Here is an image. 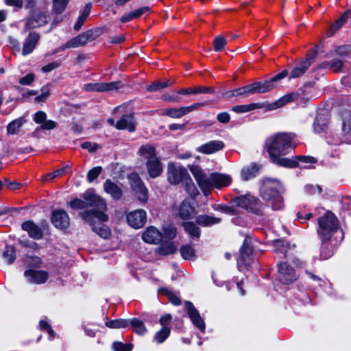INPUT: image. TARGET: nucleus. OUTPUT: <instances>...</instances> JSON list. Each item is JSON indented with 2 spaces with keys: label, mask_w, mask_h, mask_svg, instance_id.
<instances>
[{
  "label": "nucleus",
  "mask_w": 351,
  "mask_h": 351,
  "mask_svg": "<svg viewBox=\"0 0 351 351\" xmlns=\"http://www.w3.org/2000/svg\"><path fill=\"white\" fill-rule=\"evenodd\" d=\"M40 40V35L36 32H31L26 38L23 47V55L32 53Z\"/></svg>",
  "instance_id": "nucleus-21"
},
{
  "label": "nucleus",
  "mask_w": 351,
  "mask_h": 351,
  "mask_svg": "<svg viewBox=\"0 0 351 351\" xmlns=\"http://www.w3.org/2000/svg\"><path fill=\"white\" fill-rule=\"evenodd\" d=\"M24 263L29 267H39L42 264V260L36 256H26L24 257Z\"/></svg>",
  "instance_id": "nucleus-45"
},
{
  "label": "nucleus",
  "mask_w": 351,
  "mask_h": 351,
  "mask_svg": "<svg viewBox=\"0 0 351 351\" xmlns=\"http://www.w3.org/2000/svg\"><path fill=\"white\" fill-rule=\"evenodd\" d=\"M129 325V320L124 319H114L106 322V326L110 328H126Z\"/></svg>",
  "instance_id": "nucleus-46"
},
{
  "label": "nucleus",
  "mask_w": 351,
  "mask_h": 351,
  "mask_svg": "<svg viewBox=\"0 0 351 351\" xmlns=\"http://www.w3.org/2000/svg\"><path fill=\"white\" fill-rule=\"evenodd\" d=\"M171 333V328L169 327H162L154 335V340L158 343H163L169 336Z\"/></svg>",
  "instance_id": "nucleus-40"
},
{
  "label": "nucleus",
  "mask_w": 351,
  "mask_h": 351,
  "mask_svg": "<svg viewBox=\"0 0 351 351\" xmlns=\"http://www.w3.org/2000/svg\"><path fill=\"white\" fill-rule=\"evenodd\" d=\"M22 229L27 232L29 236L34 239H40L43 237V230L32 221H27L22 223Z\"/></svg>",
  "instance_id": "nucleus-20"
},
{
  "label": "nucleus",
  "mask_w": 351,
  "mask_h": 351,
  "mask_svg": "<svg viewBox=\"0 0 351 351\" xmlns=\"http://www.w3.org/2000/svg\"><path fill=\"white\" fill-rule=\"evenodd\" d=\"M176 229L172 226H167L163 228L162 237L167 239H173L176 237Z\"/></svg>",
  "instance_id": "nucleus-56"
},
{
  "label": "nucleus",
  "mask_w": 351,
  "mask_h": 351,
  "mask_svg": "<svg viewBox=\"0 0 351 351\" xmlns=\"http://www.w3.org/2000/svg\"><path fill=\"white\" fill-rule=\"evenodd\" d=\"M278 279L283 284H290L296 280L297 276L293 268L281 263L278 265Z\"/></svg>",
  "instance_id": "nucleus-13"
},
{
  "label": "nucleus",
  "mask_w": 351,
  "mask_h": 351,
  "mask_svg": "<svg viewBox=\"0 0 351 351\" xmlns=\"http://www.w3.org/2000/svg\"><path fill=\"white\" fill-rule=\"evenodd\" d=\"M114 351H131L132 346L130 343H122L121 342H114L112 345Z\"/></svg>",
  "instance_id": "nucleus-61"
},
{
  "label": "nucleus",
  "mask_w": 351,
  "mask_h": 351,
  "mask_svg": "<svg viewBox=\"0 0 351 351\" xmlns=\"http://www.w3.org/2000/svg\"><path fill=\"white\" fill-rule=\"evenodd\" d=\"M343 131L346 141L351 143V119L343 121Z\"/></svg>",
  "instance_id": "nucleus-54"
},
{
  "label": "nucleus",
  "mask_w": 351,
  "mask_h": 351,
  "mask_svg": "<svg viewBox=\"0 0 351 351\" xmlns=\"http://www.w3.org/2000/svg\"><path fill=\"white\" fill-rule=\"evenodd\" d=\"M34 121L40 124V127L36 128V130H38L40 129L43 130H52L56 127V123L52 120H47V114L43 111L37 112L34 117Z\"/></svg>",
  "instance_id": "nucleus-19"
},
{
  "label": "nucleus",
  "mask_w": 351,
  "mask_h": 351,
  "mask_svg": "<svg viewBox=\"0 0 351 351\" xmlns=\"http://www.w3.org/2000/svg\"><path fill=\"white\" fill-rule=\"evenodd\" d=\"M84 199H75L70 202L69 205L72 208L80 210L79 216L91 226L96 234L104 239L109 238L110 230L104 224L108 220V216L105 213L107 210L106 202L90 191L84 193Z\"/></svg>",
  "instance_id": "nucleus-1"
},
{
  "label": "nucleus",
  "mask_w": 351,
  "mask_h": 351,
  "mask_svg": "<svg viewBox=\"0 0 351 351\" xmlns=\"http://www.w3.org/2000/svg\"><path fill=\"white\" fill-rule=\"evenodd\" d=\"M104 188L105 191L109 194L114 199H119L123 195L121 189L119 185L110 179L105 181L104 184Z\"/></svg>",
  "instance_id": "nucleus-25"
},
{
  "label": "nucleus",
  "mask_w": 351,
  "mask_h": 351,
  "mask_svg": "<svg viewBox=\"0 0 351 351\" xmlns=\"http://www.w3.org/2000/svg\"><path fill=\"white\" fill-rule=\"evenodd\" d=\"M69 0H53V9L57 14L64 11Z\"/></svg>",
  "instance_id": "nucleus-50"
},
{
  "label": "nucleus",
  "mask_w": 351,
  "mask_h": 351,
  "mask_svg": "<svg viewBox=\"0 0 351 351\" xmlns=\"http://www.w3.org/2000/svg\"><path fill=\"white\" fill-rule=\"evenodd\" d=\"M129 324H130L134 328L136 332L139 335H143L147 332V328L144 323L137 318H133L129 320Z\"/></svg>",
  "instance_id": "nucleus-43"
},
{
  "label": "nucleus",
  "mask_w": 351,
  "mask_h": 351,
  "mask_svg": "<svg viewBox=\"0 0 351 351\" xmlns=\"http://www.w3.org/2000/svg\"><path fill=\"white\" fill-rule=\"evenodd\" d=\"M182 226L186 232L191 237L198 238L200 236L199 228L193 222H184Z\"/></svg>",
  "instance_id": "nucleus-39"
},
{
  "label": "nucleus",
  "mask_w": 351,
  "mask_h": 351,
  "mask_svg": "<svg viewBox=\"0 0 351 351\" xmlns=\"http://www.w3.org/2000/svg\"><path fill=\"white\" fill-rule=\"evenodd\" d=\"M138 153L147 160H150L152 158H157L156 156L155 148L150 145H143L140 147Z\"/></svg>",
  "instance_id": "nucleus-33"
},
{
  "label": "nucleus",
  "mask_w": 351,
  "mask_h": 351,
  "mask_svg": "<svg viewBox=\"0 0 351 351\" xmlns=\"http://www.w3.org/2000/svg\"><path fill=\"white\" fill-rule=\"evenodd\" d=\"M317 53V47L309 50L306 53V57L302 59L293 67L290 73H289V79H295L303 76L309 69L311 64L313 63Z\"/></svg>",
  "instance_id": "nucleus-5"
},
{
  "label": "nucleus",
  "mask_w": 351,
  "mask_h": 351,
  "mask_svg": "<svg viewBox=\"0 0 351 351\" xmlns=\"http://www.w3.org/2000/svg\"><path fill=\"white\" fill-rule=\"evenodd\" d=\"M319 228L317 234L321 240L329 241L335 233L339 234V240L343 238L342 230H339V221L336 216L330 211H327L322 217L318 219Z\"/></svg>",
  "instance_id": "nucleus-3"
},
{
  "label": "nucleus",
  "mask_w": 351,
  "mask_h": 351,
  "mask_svg": "<svg viewBox=\"0 0 351 351\" xmlns=\"http://www.w3.org/2000/svg\"><path fill=\"white\" fill-rule=\"evenodd\" d=\"M350 17L351 11L348 10L334 23V24L332 25L330 27V32L332 34H334L340 27H341Z\"/></svg>",
  "instance_id": "nucleus-31"
},
{
  "label": "nucleus",
  "mask_w": 351,
  "mask_h": 351,
  "mask_svg": "<svg viewBox=\"0 0 351 351\" xmlns=\"http://www.w3.org/2000/svg\"><path fill=\"white\" fill-rule=\"evenodd\" d=\"M195 214V208L188 200L182 201L179 208V216L182 219L192 218Z\"/></svg>",
  "instance_id": "nucleus-28"
},
{
  "label": "nucleus",
  "mask_w": 351,
  "mask_h": 351,
  "mask_svg": "<svg viewBox=\"0 0 351 351\" xmlns=\"http://www.w3.org/2000/svg\"><path fill=\"white\" fill-rule=\"evenodd\" d=\"M144 241L148 243H157L162 240V234L154 227H149L142 235Z\"/></svg>",
  "instance_id": "nucleus-24"
},
{
  "label": "nucleus",
  "mask_w": 351,
  "mask_h": 351,
  "mask_svg": "<svg viewBox=\"0 0 351 351\" xmlns=\"http://www.w3.org/2000/svg\"><path fill=\"white\" fill-rule=\"evenodd\" d=\"M215 89L212 86H195L194 88L187 89H180L178 91L179 94L189 95V94H213Z\"/></svg>",
  "instance_id": "nucleus-29"
},
{
  "label": "nucleus",
  "mask_w": 351,
  "mask_h": 351,
  "mask_svg": "<svg viewBox=\"0 0 351 351\" xmlns=\"http://www.w3.org/2000/svg\"><path fill=\"white\" fill-rule=\"evenodd\" d=\"M224 146L222 141H211L197 147V151L204 154H211L223 149Z\"/></svg>",
  "instance_id": "nucleus-18"
},
{
  "label": "nucleus",
  "mask_w": 351,
  "mask_h": 351,
  "mask_svg": "<svg viewBox=\"0 0 351 351\" xmlns=\"http://www.w3.org/2000/svg\"><path fill=\"white\" fill-rule=\"evenodd\" d=\"M24 276L29 283L43 284L47 280L49 274L43 270L29 269L25 271Z\"/></svg>",
  "instance_id": "nucleus-17"
},
{
  "label": "nucleus",
  "mask_w": 351,
  "mask_h": 351,
  "mask_svg": "<svg viewBox=\"0 0 351 351\" xmlns=\"http://www.w3.org/2000/svg\"><path fill=\"white\" fill-rule=\"evenodd\" d=\"M280 189V184L277 180L265 178L262 181L261 195L265 200L271 202L274 210H280L284 205Z\"/></svg>",
  "instance_id": "nucleus-4"
},
{
  "label": "nucleus",
  "mask_w": 351,
  "mask_h": 351,
  "mask_svg": "<svg viewBox=\"0 0 351 351\" xmlns=\"http://www.w3.org/2000/svg\"><path fill=\"white\" fill-rule=\"evenodd\" d=\"M162 114L173 119H178L185 115L183 107L164 109Z\"/></svg>",
  "instance_id": "nucleus-38"
},
{
  "label": "nucleus",
  "mask_w": 351,
  "mask_h": 351,
  "mask_svg": "<svg viewBox=\"0 0 351 351\" xmlns=\"http://www.w3.org/2000/svg\"><path fill=\"white\" fill-rule=\"evenodd\" d=\"M227 40L223 36H218L215 37L213 41V47L215 50L217 51H222L224 49Z\"/></svg>",
  "instance_id": "nucleus-52"
},
{
  "label": "nucleus",
  "mask_w": 351,
  "mask_h": 351,
  "mask_svg": "<svg viewBox=\"0 0 351 351\" xmlns=\"http://www.w3.org/2000/svg\"><path fill=\"white\" fill-rule=\"evenodd\" d=\"M185 182V190L191 197H195L198 194L199 191L191 179L190 176L188 177L184 181Z\"/></svg>",
  "instance_id": "nucleus-44"
},
{
  "label": "nucleus",
  "mask_w": 351,
  "mask_h": 351,
  "mask_svg": "<svg viewBox=\"0 0 351 351\" xmlns=\"http://www.w3.org/2000/svg\"><path fill=\"white\" fill-rule=\"evenodd\" d=\"M122 87L121 82L120 81L112 82H102V92L104 91H116Z\"/></svg>",
  "instance_id": "nucleus-51"
},
{
  "label": "nucleus",
  "mask_w": 351,
  "mask_h": 351,
  "mask_svg": "<svg viewBox=\"0 0 351 351\" xmlns=\"http://www.w3.org/2000/svg\"><path fill=\"white\" fill-rule=\"evenodd\" d=\"M190 171L204 195L206 196L208 195L212 190L211 173L207 175L198 166L191 167Z\"/></svg>",
  "instance_id": "nucleus-6"
},
{
  "label": "nucleus",
  "mask_w": 351,
  "mask_h": 351,
  "mask_svg": "<svg viewBox=\"0 0 351 351\" xmlns=\"http://www.w3.org/2000/svg\"><path fill=\"white\" fill-rule=\"evenodd\" d=\"M133 191L134 192L136 197L141 202H145L147 200V190L144 184L140 186L138 189L133 190Z\"/></svg>",
  "instance_id": "nucleus-53"
},
{
  "label": "nucleus",
  "mask_w": 351,
  "mask_h": 351,
  "mask_svg": "<svg viewBox=\"0 0 351 351\" xmlns=\"http://www.w3.org/2000/svg\"><path fill=\"white\" fill-rule=\"evenodd\" d=\"M81 147L82 149H88L91 153L95 152L99 148L98 144L95 143H92L91 142L89 141H86L83 143L81 145Z\"/></svg>",
  "instance_id": "nucleus-64"
},
{
  "label": "nucleus",
  "mask_w": 351,
  "mask_h": 351,
  "mask_svg": "<svg viewBox=\"0 0 351 351\" xmlns=\"http://www.w3.org/2000/svg\"><path fill=\"white\" fill-rule=\"evenodd\" d=\"M146 166L149 175L153 178L158 177L162 171V166L158 157L147 160Z\"/></svg>",
  "instance_id": "nucleus-23"
},
{
  "label": "nucleus",
  "mask_w": 351,
  "mask_h": 351,
  "mask_svg": "<svg viewBox=\"0 0 351 351\" xmlns=\"http://www.w3.org/2000/svg\"><path fill=\"white\" fill-rule=\"evenodd\" d=\"M129 180L132 190L138 189L143 185V183L139 176L136 173H132L129 176Z\"/></svg>",
  "instance_id": "nucleus-55"
},
{
  "label": "nucleus",
  "mask_w": 351,
  "mask_h": 351,
  "mask_svg": "<svg viewBox=\"0 0 351 351\" xmlns=\"http://www.w3.org/2000/svg\"><path fill=\"white\" fill-rule=\"evenodd\" d=\"M84 89L86 91L102 92V82L86 84L84 86Z\"/></svg>",
  "instance_id": "nucleus-60"
},
{
  "label": "nucleus",
  "mask_w": 351,
  "mask_h": 351,
  "mask_svg": "<svg viewBox=\"0 0 351 351\" xmlns=\"http://www.w3.org/2000/svg\"><path fill=\"white\" fill-rule=\"evenodd\" d=\"M258 170V167L254 163L245 166L241 170V178L243 180H249L256 176Z\"/></svg>",
  "instance_id": "nucleus-30"
},
{
  "label": "nucleus",
  "mask_w": 351,
  "mask_h": 351,
  "mask_svg": "<svg viewBox=\"0 0 351 351\" xmlns=\"http://www.w3.org/2000/svg\"><path fill=\"white\" fill-rule=\"evenodd\" d=\"M102 168L101 167H95L91 169L87 173V180L89 182H93L101 173Z\"/></svg>",
  "instance_id": "nucleus-57"
},
{
  "label": "nucleus",
  "mask_w": 351,
  "mask_h": 351,
  "mask_svg": "<svg viewBox=\"0 0 351 351\" xmlns=\"http://www.w3.org/2000/svg\"><path fill=\"white\" fill-rule=\"evenodd\" d=\"M343 62L339 59L332 60L330 61L323 62L322 66L332 70L333 72H338L343 66Z\"/></svg>",
  "instance_id": "nucleus-41"
},
{
  "label": "nucleus",
  "mask_w": 351,
  "mask_h": 351,
  "mask_svg": "<svg viewBox=\"0 0 351 351\" xmlns=\"http://www.w3.org/2000/svg\"><path fill=\"white\" fill-rule=\"evenodd\" d=\"M253 249L249 241L245 239L240 249V256L237 259L238 267L241 270L242 267L249 266L254 261Z\"/></svg>",
  "instance_id": "nucleus-11"
},
{
  "label": "nucleus",
  "mask_w": 351,
  "mask_h": 351,
  "mask_svg": "<svg viewBox=\"0 0 351 351\" xmlns=\"http://www.w3.org/2000/svg\"><path fill=\"white\" fill-rule=\"evenodd\" d=\"M25 120L23 118L15 119L10 122L7 126L8 134H16L19 132L20 128L25 123Z\"/></svg>",
  "instance_id": "nucleus-35"
},
{
  "label": "nucleus",
  "mask_w": 351,
  "mask_h": 351,
  "mask_svg": "<svg viewBox=\"0 0 351 351\" xmlns=\"http://www.w3.org/2000/svg\"><path fill=\"white\" fill-rule=\"evenodd\" d=\"M160 291L167 295L169 299L170 302L174 305H180L181 304L180 299L171 291L166 288H162L160 289Z\"/></svg>",
  "instance_id": "nucleus-49"
},
{
  "label": "nucleus",
  "mask_w": 351,
  "mask_h": 351,
  "mask_svg": "<svg viewBox=\"0 0 351 351\" xmlns=\"http://www.w3.org/2000/svg\"><path fill=\"white\" fill-rule=\"evenodd\" d=\"M237 95H247L252 94V84H249L235 89Z\"/></svg>",
  "instance_id": "nucleus-63"
},
{
  "label": "nucleus",
  "mask_w": 351,
  "mask_h": 351,
  "mask_svg": "<svg viewBox=\"0 0 351 351\" xmlns=\"http://www.w3.org/2000/svg\"><path fill=\"white\" fill-rule=\"evenodd\" d=\"M322 114L319 113L315 118V122H314V128L315 130L317 132H320L321 131L324 130L325 125L327 123V121L326 120L322 121Z\"/></svg>",
  "instance_id": "nucleus-58"
},
{
  "label": "nucleus",
  "mask_w": 351,
  "mask_h": 351,
  "mask_svg": "<svg viewBox=\"0 0 351 351\" xmlns=\"http://www.w3.org/2000/svg\"><path fill=\"white\" fill-rule=\"evenodd\" d=\"M116 128L118 130H128L132 132L135 130V125L133 121V117L130 114H124L116 122Z\"/></svg>",
  "instance_id": "nucleus-27"
},
{
  "label": "nucleus",
  "mask_w": 351,
  "mask_h": 351,
  "mask_svg": "<svg viewBox=\"0 0 351 351\" xmlns=\"http://www.w3.org/2000/svg\"><path fill=\"white\" fill-rule=\"evenodd\" d=\"M212 189H221L228 186L231 183V178L230 176L221 174L219 173H212Z\"/></svg>",
  "instance_id": "nucleus-22"
},
{
  "label": "nucleus",
  "mask_w": 351,
  "mask_h": 351,
  "mask_svg": "<svg viewBox=\"0 0 351 351\" xmlns=\"http://www.w3.org/2000/svg\"><path fill=\"white\" fill-rule=\"evenodd\" d=\"M320 256L322 259H328L333 254V248L329 241L322 240Z\"/></svg>",
  "instance_id": "nucleus-34"
},
{
  "label": "nucleus",
  "mask_w": 351,
  "mask_h": 351,
  "mask_svg": "<svg viewBox=\"0 0 351 351\" xmlns=\"http://www.w3.org/2000/svg\"><path fill=\"white\" fill-rule=\"evenodd\" d=\"M289 160L294 162L295 164V166L288 167L289 168H295L298 166L299 162H302L303 163H309V164H315L317 162V159L312 156H298L292 157L291 158H289Z\"/></svg>",
  "instance_id": "nucleus-37"
},
{
  "label": "nucleus",
  "mask_w": 351,
  "mask_h": 351,
  "mask_svg": "<svg viewBox=\"0 0 351 351\" xmlns=\"http://www.w3.org/2000/svg\"><path fill=\"white\" fill-rule=\"evenodd\" d=\"M180 253L183 258L193 260L195 257L194 249L190 245H184L180 248Z\"/></svg>",
  "instance_id": "nucleus-47"
},
{
  "label": "nucleus",
  "mask_w": 351,
  "mask_h": 351,
  "mask_svg": "<svg viewBox=\"0 0 351 351\" xmlns=\"http://www.w3.org/2000/svg\"><path fill=\"white\" fill-rule=\"evenodd\" d=\"M64 172V168L58 169L52 173H49L43 176V180L45 182H49L52 180L56 177L62 176Z\"/></svg>",
  "instance_id": "nucleus-62"
},
{
  "label": "nucleus",
  "mask_w": 351,
  "mask_h": 351,
  "mask_svg": "<svg viewBox=\"0 0 351 351\" xmlns=\"http://www.w3.org/2000/svg\"><path fill=\"white\" fill-rule=\"evenodd\" d=\"M50 88L48 86H43L41 88V94L35 98L37 102H43L50 95Z\"/></svg>",
  "instance_id": "nucleus-59"
},
{
  "label": "nucleus",
  "mask_w": 351,
  "mask_h": 351,
  "mask_svg": "<svg viewBox=\"0 0 351 351\" xmlns=\"http://www.w3.org/2000/svg\"><path fill=\"white\" fill-rule=\"evenodd\" d=\"M3 257L6 260L8 264H12L16 259L15 248L12 245L6 246L3 253Z\"/></svg>",
  "instance_id": "nucleus-42"
},
{
  "label": "nucleus",
  "mask_w": 351,
  "mask_h": 351,
  "mask_svg": "<svg viewBox=\"0 0 351 351\" xmlns=\"http://www.w3.org/2000/svg\"><path fill=\"white\" fill-rule=\"evenodd\" d=\"M51 222L55 227L60 230L66 229L69 226L70 219L67 213L64 210H56L51 216Z\"/></svg>",
  "instance_id": "nucleus-16"
},
{
  "label": "nucleus",
  "mask_w": 351,
  "mask_h": 351,
  "mask_svg": "<svg viewBox=\"0 0 351 351\" xmlns=\"http://www.w3.org/2000/svg\"><path fill=\"white\" fill-rule=\"evenodd\" d=\"M184 305L187 314L193 324L201 331L204 332L205 330V323L201 317L198 311L194 306L193 303L189 301H186L184 302Z\"/></svg>",
  "instance_id": "nucleus-14"
},
{
  "label": "nucleus",
  "mask_w": 351,
  "mask_h": 351,
  "mask_svg": "<svg viewBox=\"0 0 351 351\" xmlns=\"http://www.w3.org/2000/svg\"><path fill=\"white\" fill-rule=\"evenodd\" d=\"M288 70H284L271 77L269 80L256 82L251 84L252 87V94L266 93L273 90L276 86L275 83L288 76Z\"/></svg>",
  "instance_id": "nucleus-7"
},
{
  "label": "nucleus",
  "mask_w": 351,
  "mask_h": 351,
  "mask_svg": "<svg viewBox=\"0 0 351 351\" xmlns=\"http://www.w3.org/2000/svg\"><path fill=\"white\" fill-rule=\"evenodd\" d=\"M232 203L238 207L250 210L256 214H260L261 211L260 201L255 197L250 195H241L235 197L232 200Z\"/></svg>",
  "instance_id": "nucleus-9"
},
{
  "label": "nucleus",
  "mask_w": 351,
  "mask_h": 351,
  "mask_svg": "<svg viewBox=\"0 0 351 351\" xmlns=\"http://www.w3.org/2000/svg\"><path fill=\"white\" fill-rule=\"evenodd\" d=\"M146 219V212L142 209L131 212L127 216L128 224L136 229L142 228L145 225Z\"/></svg>",
  "instance_id": "nucleus-15"
},
{
  "label": "nucleus",
  "mask_w": 351,
  "mask_h": 351,
  "mask_svg": "<svg viewBox=\"0 0 351 351\" xmlns=\"http://www.w3.org/2000/svg\"><path fill=\"white\" fill-rule=\"evenodd\" d=\"M188 177H189V174L183 167L176 165L173 162L168 164L167 178L170 184L177 185L184 182Z\"/></svg>",
  "instance_id": "nucleus-8"
},
{
  "label": "nucleus",
  "mask_w": 351,
  "mask_h": 351,
  "mask_svg": "<svg viewBox=\"0 0 351 351\" xmlns=\"http://www.w3.org/2000/svg\"><path fill=\"white\" fill-rule=\"evenodd\" d=\"M220 221V218L214 217L208 215H199L196 219V222L198 224L204 226L219 223Z\"/></svg>",
  "instance_id": "nucleus-32"
},
{
  "label": "nucleus",
  "mask_w": 351,
  "mask_h": 351,
  "mask_svg": "<svg viewBox=\"0 0 351 351\" xmlns=\"http://www.w3.org/2000/svg\"><path fill=\"white\" fill-rule=\"evenodd\" d=\"M48 18L47 10H36L33 15L27 19L24 30L27 31L45 25L48 22Z\"/></svg>",
  "instance_id": "nucleus-10"
},
{
  "label": "nucleus",
  "mask_w": 351,
  "mask_h": 351,
  "mask_svg": "<svg viewBox=\"0 0 351 351\" xmlns=\"http://www.w3.org/2000/svg\"><path fill=\"white\" fill-rule=\"evenodd\" d=\"M300 95L301 94L298 92L287 94L280 97L277 101L271 104L269 108V110H275L278 108L282 107L287 104L296 100Z\"/></svg>",
  "instance_id": "nucleus-26"
},
{
  "label": "nucleus",
  "mask_w": 351,
  "mask_h": 351,
  "mask_svg": "<svg viewBox=\"0 0 351 351\" xmlns=\"http://www.w3.org/2000/svg\"><path fill=\"white\" fill-rule=\"evenodd\" d=\"M95 38V36L93 31H86L66 42L61 47V50H64L67 48H76L80 46L85 45L88 41L93 40Z\"/></svg>",
  "instance_id": "nucleus-12"
},
{
  "label": "nucleus",
  "mask_w": 351,
  "mask_h": 351,
  "mask_svg": "<svg viewBox=\"0 0 351 351\" xmlns=\"http://www.w3.org/2000/svg\"><path fill=\"white\" fill-rule=\"evenodd\" d=\"M267 152L269 154L271 161L281 167H293L295 164L289 160V158H282L294 149L296 146L295 142V134L293 133L279 132L271 137L266 141Z\"/></svg>",
  "instance_id": "nucleus-2"
},
{
  "label": "nucleus",
  "mask_w": 351,
  "mask_h": 351,
  "mask_svg": "<svg viewBox=\"0 0 351 351\" xmlns=\"http://www.w3.org/2000/svg\"><path fill=\"white\" fill-rule=\"evenodd\" d=\"M274 252L278 254L280 258H282L286 256L287 247L283 241H276L274 243Z\"/></svg>",
  "instance_id": "nucleus-48"
},
{
  "label": "nucleus",
  "mask_w": 351,
  "mask_h": 351,
  "mask_svg": "<svg viewBox=\"0 0 351 351\" xmlns=\"http://www.w3.org/2000/svg\"><path fill=\"white\" fill-rule=\"evenodd\" d=\"M156 251L160 255L171 254L176 252V247L172 242H165L158 247Z\"/></svg>",
  "instance_id": "nucleus-36"
}]
</instances>
